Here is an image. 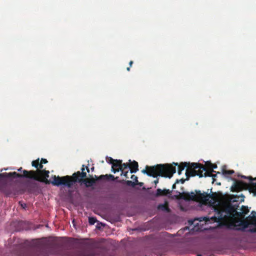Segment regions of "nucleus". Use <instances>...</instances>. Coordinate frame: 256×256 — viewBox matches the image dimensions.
<instances>
[{"label":"nucleus","instance_id":"72a5a7b5","mask_svg":"<svg viewBox=\"0 0 256 256\" xmlns=\"http://www.w3.org/2000/svg\"><path fill=\"white\" fill-rule=\"evenodd\" d=\"M189 222H190V224H192L194 223V222H193V221H192V220H190V221H189Z\"/></svg>","mask_w":256,"mask_h":256},{"label":"nucleus","instance_id":"aec40b11","mask_svg":"<svg viewBox=\"0 0 256 256\" xmlns=\"http://www.w3.org/2000/svg\"><path fill=\"white\" fill-rule=\"evenodd\" d=\"M96 220L94 218L90 217L88 218V222L90 224H94L96 223Z\"/></svg>","mask_w":256,"mask_h":256},{"label":"nucleus","instance_id":"7c9ffc66","mask_svg":"<svg viewBox=\"0 0 256 256\" xmlns=\"http://www.w3.org/2000/svg\"><path fill=\"white\" fill-rule=\"evenodd\" d=\"M158 182V179H156V180H155L154 181V183L155 184L156 186V184Z\"/></svg>","mask_w":256,"mask_h":256},{"label":"nucleus","instance_id":"2f4dec72","mask_svg":"<svg viewBox=\"0 0 256 256\" xmlns=\"http://www.w3.org/2000/svg\"><path fill=\"white\" fill-rule=\"evenodd\" d=\"M133 64V62L132 60H130L129 62L130 66H132V64Z\"/></svg>","mask_w":256,"mask_h":256},{"label":"nucleus","instance_id":"6ab92c4d","mask_svg":"<svg viewBox=\"0 0 256 256\" xmlns=\"http://www.w3.org/2000/svg\"><path fill=\"white\" fill-rule=\"evenodd\" d=\"M128 168H129V164L128 163H124L122 164L121 163V166L120 168H122L121 170H124L125 169H127Z\"/></svg>","mask_w":256,"mask_h":256},{"label":"nucleus","instance_id":"c756f323","mask_svg":"<svg viewBox=\"0 0 256 256\" xmlns=\"http://www.w3.org/2000/svg\"><path fill=\"white\" fill-rule=\"evenodd\" d=\"M176 182H175V183L172 185V190H174V189H175V188H176Z\"/></svg>","mask_w":256,"mask_h":256},{"label":"nucleus","instance_id":"20e7f679","mask_svg":"<svg viewBox=\"0 0 256 256\" xmlns=\"http://www.w3.org/2000/svg\"><path fill=\"white\" fill-rule=\"evenodd\" d=\"M212 166L210 168V170H206V168L204 165L200 163L193 162L192 164L191 167L188 168L186 172V176L188 177L189 176H198L200 178L202 176H210L212 177L213 179V182L215 180L214 178L216 174H213V172H216L214 169L217 168V166L216 164H210Z\"/></svg>","mask_w":256,"mask_h":256},{"label":"nucleus","instance_id":"bb28decb","mask_svg":"<svg viewBox=\"0 0 256 256\" xmlns=\"http://www.w3.org/2000/svg\"><path fill=\"white\" fill-rule=\"evenodd\" d=\"M42 168H43V165H42V163H41L40 162H39V164H38V168H36V169H37L36 170H42Z\"/></svg>","mask_w":256,"mask_h":256},{"label":"nucleus","instance_id":"5701e85b","mask_svg":"<svg viewBox=\"0 0 256 256\" xmlns=\"http://www.w3.org/2000/svg\"><path fill=\"white\" fill-rule=\"evenodd\" d=\"M126 182L128 186H134L136 184H137V183L135 182H132L131 180H127Z\"/></svg>","mask_w":256,"mask_h":256},{"label":"nucleus","instance_id":"6e6552de","mask_svg":"<svg viewBox=\"0 0 256 256\" xmlns=\"http://www.w3.org/2000/svg\"><path fill=\"white\" fill-rule=\"evenodd\" d=\"M250 223L252 225H254L256 226L254 228H250L248 231L251 232H256V212L252 211L250 214L246 217Z\"/></svg>","mask_w":256,"mask_h":256},{"label":"nucleus","instance_id":"0eeeda50","mask_svg":"<svg viewBox=\"0 0 256 256\" xmlns=\"http://www.w3.org/2000/svg\"><path fill=\"white\" fill-rule=\"evenodd\" d=\"M189 198L191 200L201 201L206 202L210 198H212V195L208 194V192H201L200 190H196L194 192H191L190 194H188Z\"/></svg>","mask_w":256,"mask_h":256},{"label":"nucleus","instance_id":"9b49d317","mask_svg":"<svg viewBox=\"0 0 256 256\" xmlns=\"http://www.w3.org/2000/svg\"><path fill=\"white\" fill-rule=\"evenodd\" d=\"M172 192V190L169 189H164L162 190L160 188H158L156 190L155 196L156 197L166 196L168 194H171Z\"/></svg>","mask_w":256,"mask_h":256},{"label":"nucleus","instance_id":"f3484780","mask_svg":"<svg viewBox=\"0 0 256 256\" xmlns=\"http://www.w3.org/2000/svg\"><path fill=\"white\" fill-rule=\"evenodd\" d=\"M39 158H38V160H33L32 162V166L36 168H38V164H39Z\"/></svg>","mask_w":256,"mask_h":256},{"label":"nucleus","instance_id":"4468645a","mask_svg":"<svg viewBox=\"0 0 256 256\" xmlns=\"http://www.w3.org/2000/svg\"><path fill=\"white\" fill-rule=\"evenodd\" d=\"M158 209L167 212H170V210L168 207V203L167 201H165L164 204H158Z\"/></svg>","mask_w":256,"mask_h":256},{"label":"nucleus","instance_id":"1a4fd4ad","mask_svg":"<svg viewBox=\"0 0 256 256\" xmlns=\"http://www.w3.org/2000/svg\"><path fill=\"white\" fill-rule=\"evenodd\" d=\"M192 163L190 162H181L179 165H178V163L174 162L173 164L174 166H178V174H180L182 173V172L184 169L186 167L187 168L186 170H188V168H190L191 167L192 164ZM187 170H186V171Z\"/></svg>","mask_w":256,"mask_h":256},{"label":"nucleus","instance_id":"7ed1b4c3","mask_svg":"<svg viewBox=\"0 0 256 256\" xmlns=\"http://www.w3.org/2000/svg\"><path fill=\"white\" fill-rule=\"evenodd\" d=\"M176 172V168L171 164H157L154 166H146V169L142 170L143 174L148 176L156 178L158 176L170 178Z\"/></svg>","mask_w":256,"mask_h":256},{"label":"nucleus","instance_id":"473e14b6","mask_svg":"<svg viewBox=\"0 0 256 256\" xmlns=\"http://www.w3.org/2000/svg\"><path fill=\"white\" fill-rule=\"evenodd\" d=\"M18 172H23V170H22V168H19L18 170Z\"/></svg>","mask_w":256,"mask_h":256},{"label":"nucleus","instance_id":"cd10ccee","mask_svg":"<svg viewBox=\"0 0 256 256\" xmlns=\"http://www.w3.org/2000/svg\"><path fill=\"white\" fill-rule=\"evenodd\" d=\"M48 160L45 158H42L40 161V162L42 163V164H46L48 163Z\"/></svg>","mask_w":256,"mask_h":256},{"label":"nucleus","instance_id":"b1692460","mask_svg":"<svg viewBox=\"0 0 256 256\" xmlns=\"http://www.w3.org/2000/svg\"><path fill=\"white\" fill-rule=\"evenodd\" d=\"M122 172L121 175H123L126 178H128V171L124 172V170H120Z\"/></svg>","mask_w":256,"mask_h":256},{"label":"nucleus","instance_id":"39448f33","mask_svg":"<svg viewBox=\"0 0 256 256\" xmlns=\"http://www.w3.org/2000/svg\"><path fill=\"white\" fill-rule=\"evenodd\" d=\"M242 178H244L248 179L250 183H246L240 180H235L233 185L231 186L230 190L233 192H238L244 190H248L250 188V186H254L256 188V182H253L252 181L256 180V178H252V177H246L245 176H242Z\"/></svg>","mask_w":256,"mask_h":256},{"label":"nucleus","instance_id":"4c0bfd02","mask_svg":"<svg viewBox=\"0 0 256 256\" xmlns=\"http://www.w3.org/2000/svg\"><path fill=\"white\" fill-rule=\"evenodd\" d=\"M34 184H36V182L33 183Z\"/></svg>","mask_w":256,"mask_h":256},{"label":"nucleus","instance_id":"9d476101","mask_svg":"<svg viewBox=\"0 0 256 256\" xmlns=\"http://www.w3.org/2000/svg\"><path fill=\"white\" fill-rule=\"evenodd\" d=\"M84 172H85L86 174V172H85L84 171ZM86 176L85 177H84L82 178V180L80 182H84L86 186V187H90L92 186L96 182V180L93 178H86Z\"/></svg>","mask_w":256,"mask_h":256},{"label":"nucleus","instance_id":"423d86ee","mask_svg":"<svg viewBox=\"0 0 256 256\" xmlns=\"http://www.w3.org/2000/svg\"><path fill=\"white\" fill-rule=\"evenodd\" d=\"M230 220L232 221L231 226H233L232 229L234 230L244 231L250 224L246 218H236V220Z\"/></svg>","mask_w":256,"mask_h":256},{"label":"nucleus","instance_id":"ddd939ff","mask_svg":"<svg viewBox=\"0 0 256 256\" xmlns=\"http://www.w3.org/2000/svg\"><path fill=\"white\" fill-rule=\"evenodd\" d=\"M130 164H129V168L130 170V173H135L138 170V162L135 160H134L132 162H131L130 160H129Z\"/></svg>","mask_w":256,"mask_h":256},{"label":"nucleus","instance_id":"a211bd4d","mask_svg":"<svg viewBox=\"0 0 256 256\" xmlns=\"http://www.w3.org/2000/svg\"><path fill=\"white\" fill-rule=\"evenodd\" d=\"M198 220L200 222H202V220H204L206 222H209L210 220V218L209 217L207 216H204V217H200L199 218Z\"/></svg>","mask_w":256,"mask_h":256},{"label":"nucleus","instance_id":"2eb2a0df","mask_svg":"<svg viewBox=\"0 0 256 256\" xmlns=\"http://www.w3.org/2000/svg\"><path fill=\"white\" fill-rule=\"evenodd\" d=\"M96 178L97 180H104V179L109 180V179H110L112 180H115L114 176L112 174L101 175L99 177H97L96 176Z\"/></svg>","mask_w":256,"mask_h":256},{"label":"nucleus","instance_id":"4be33fe9","mask_svg":"<svg viewBox=\"0 0 256 256\" xmlns=\"http://www.w3.org/2000/svg\"><path fill=\"white\" fill-rule=\"evenodd\" d=\"M190 176H189L188 177L186 176V179L181 178L180 180H176V183H179L180 182L182 184H184L186 180H189V178Z\"/></svg>","mask_w":256,"mask_h":256},{"label":"nucleus","instance_id":"f704fd0d","mask_svg":"<svg viewBox=\"0 0 256 256\" xmlns=\"http://www.w3.org/2000/svg\"><path fill=\"white\" fill-rule=\"evenodd\" d=\"M126 70H127L128 71H130V66L127 68Z\"/></svg>","mask_w":256,"mask_h":256},{"label":"nucleus","instance_id":"393cba45","mask_svg":"<svg viewBox=\"0 0 256 256\" xmlns=\"http://www.w3.org/2000/svg\"><path fill=\"white\" fill-rule=\"evenodd\" d=\"M130 178L133 180H134L135 182L138 184V177L136 176H135V175H132Z\"/></svg>","mask_w":256,"mask_h":256},{"label":"nucleus","instance_id":"f8f14e48","mask_svg":"<svg viewBox=\"0 0 256 256\" xmlns=\"http://www.w3.org/2000/svg\"><path fill=\"white\" fill-rule=\"evenodd\" d=\"M122 162V160H116L115 162L112 164V172L116 173L120 171V170H122V168H120Z\"/></svg>","mask_w":256,"mask_h":256},{"label":"nucleus","instance_id":"c85d7f7f","mask_svg":"<svg viewBox=\"0 0 256 256\" xmlns=\"http://www.w3.org/2000/svg\"><path fill=\"white\" fill-rule=\"evenodd\" d=\"M83 166L84 165L82 166V168ZM84 170H85V168H86V172H90L89 168L88 166H86V168H85V166H84Z\"/></svg>","mask_w":256,"mask_h":256},{"label":"nucleus","instance_id":"f03ea898","mask_svg":"<svg viewBox=\"0 0 256 256\" xmlns=\"http://www.w3.org/2000/svg\"><path fill=\"white\" fill-rule=\"evenodd\" d=\"M232 202L224 204L220 208H215V216L210 218L214 222H226L230 220H234L236 218H244L246 214L249 212L248 206H242L241 212H237L239 204L236 200H233Z\"/></svg>","mask_w":256,"mask_h":256},{"label":"nucleus","instance_id":"f257e3e1","mask_svg":"<svg viewBox=\"0 0 256 256\" xmlns=\"http://www.w3.org/2000/svg\"><path fill=\"white\" fill-rule=\"evenodd\" d=\"M84 166L81 168L82 172L78 171L72 174V176H52V180L48 179L49 177V171L46 170H23V174H20L16 172H3L0 174V177L22 178H25L34 180H35L44 182L46 184H52V185L59 186H64L67 188H71L76 182H80L82 178L86 176V174L84 172Z\"/></svg>","mask_w":256,"mask_h":256},{"label":"nucleus","instance_id":"412c9836","mask_svg":"<svg viewBox=\"0 0 256 256\" xmlns=\"http://www.w3.org/2000/svg\"><path fill=\"white\" fill-rule=\"evenodd\" d=\"M106 162L109 163V164H112L115 162L116 160H114L111 157H106Z\"/></svg>","mask_w":256,"mask_h":256},{"label":"nucleus","instance_id":"dca6fc26","mask_svg":"<svg viewBox=\"0 0 256 256\" xmlns=\"http://www.w3.org/2000/svg\"><path fill=\"white\" fill-rule=\"evenodd\" d=\"M234 170H223L222 174L226 176L228 175H231L234 173Z\"/></svg>","mask_w":256,"mask_h":256},{"label":"nucleus","instance_id":"e433bc0d","mask_svg":"<svg viewBox=\"0 0 256 256\" xmlns=\"http://www.w3.org/2000/svg\"><path fill=\"white\" fill-rule=\"evenodd\" d=\"M2 178H7L6 177H1Z\"/></svg>","mask_w":256,"mask_h":256},{"label":"nucleus","instance_id":"a878e982","mask_svg":"<svg viewBox=\"0 0 256 256\" xmlns=\"http://www.w3.org/2000/svg\"><path fill=\"white\" fill-rule=\"evenodd\" d=\"M210 164V162H207L206 166H204L206 168V170H210V168L212 166Z\"/></svg>","mask_w":256,"mask_h":256},{"label":"nucleus","instance_id":"c9c22d12","mask_svg":"<svg viewBox=\"0 0 256 256\" xmlns=\"http://www.w3.org/2000/svg\"><path fill=\"white\" fill-rule=\"evenodd\" d=\"M91 170H94V167L92 168H91Z\"/></svg>","mask_w":256,"mask_h":256}]
</instances>
